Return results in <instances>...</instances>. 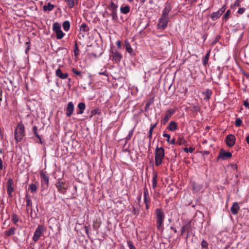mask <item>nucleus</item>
<instances>
[{
	"instance_id": "nucleus-1",
	"label": "nucleus",
	"mask_w": 249,
	"mask_h": 249,
	"mask_svg": "<svg viewBox=\"0 0 249 249\" xmlns=\"http://www.w3.org/2000/svg\"><path fill=\"white\" fill-rule=\"evenodd\" d=\"M155 213L157 228L159 231H163V224L165 218V214L160 209H157Z\"/></svg>"
},
{
	"instance_id": "nucleus-2",
	"label": "nucleus",
	"mask_w": 249,
	"mask_h": 249,
	"mask_svg": "<svg viewBox=\"0 0 249 249\" xmlns=\"http://www.w3.org/2000/svg\"><path fill=\"white\" fill-rule=\"evenodd\" d=\"M164 149L162 147L157 146L155 150V165L159 166L162 163L163 159L164 158Z\"/></svg>"
},
{
	"instance_id": "nucleus-3",
	"label": "nucleus",
	"mask_w": 249,
	"mask_h": 249,
	"mask_svg": "<svg viewBox=\"0 0 249 249\" xmlns=\"http://www.w3.org/2000/svg\"><path fill=\"white\" fill-rule=\"evenodd\" d=\"M25 136V127L22 124L18 125L15 130V139L17 142H20Z\"/></svg>"
},
{
	"instance_id": "nucleus-4",
	"label": "nucleus",
	"mask_w": 249,
	"mask_h": 249,
	"mask_svg": "<svg viewBox=\"0 0 249 249\" xmlns=\"http://www.w3.org/2000/svg\"><path fill=\"white\" fill-rule=\"evenodd\" d=\"M57 191L62 194H65L67 189V185L66 182L59 179L55 184Z\"/></svg>"
},
{
	"instance_id": "nucleus-5",
	"label": "nucleus",
	"mask_w": 249,
	"mask_h": 249,
	"mask_svg": "<svg viewBox=\"0 0 249 249\" xmlns=\"http://www.w3.org/2000/svg\"><path fill=\"white\" fill-rule=\"evenodd\" d=\"M107 8L111 11V13L109 14V15L112 17V20H117L118 19L117 14L118 8L117 5L114 3L113 1H111L110 4L108 5Z\"/></svg>"
},
{
	"instance_id": "nucleus-6",
	"label": "nucleus",
	"mask_w": 249,
	"mask_h": 249,
	"mask_svg": "<svg viewBox=\"0 0 249 249\" xmlns=\"http://www.w3.org/2000/svg\"><path fill=\"white\" fill-rule=\"evenodd\" d=\"M45 231L44 228L42 225H38L36 229L33 237V240L35 242H36L38 240L40 236L43 233V231Z\"/></svg>"
},
{
	"instance_id": "nucleus-7",
	"label": "nucleus",
	"mask_w": 249,
	"mask_h": 249,
	"mask_svg": "<svg viewBox=\"0 0 249 249\" xmlns=\"http://www.w3.org/2000/svg\"><path fill=\"white\" fill-rule=\"evenodd\" d=\"M168 21L169 18L161 16L158 21V28L160 30L165 29L167 26Z\"/></svg>"
},
{
	"instance_id": "nucleus-8",
	"label": "nucleus",
	"mask_w": 249,
	"mask_h": 249,
	"mask_svg": "<svg viewBox=\"0 0 249 249\" xmlns=\"http://www.w3.org/2000/svg\"><path fill=\"white\" fill-rule=\"evenodd\" d=\"M40 178L42 187L44 189L48 188L49 182L48 176L46 173L42 172L40 173Z\"/></svg>"
},
{
	"instance_id": "nucleus-9",
	"label": "nucleus",
	"mask_w": 249,
	"mask_h": 249,
	"mask_svg": "<svg viewBox=\"0 0 249 249\" xmlns=\"http://www.w3.org/2000/svg\"><path fill=\"white\" fill-rule=\"evenodd\" d=\"M231 156L232 154L231 152H227L224 149H221L219 152L217 159H220L223 160H226L231 158Z\"/></svg>"
},
{
	"instance_id": "nucleus-10",
	"label": "nucleus",
	"mask_w": 249,
	"mask_h": 249,
	"mask_svg": "<svg viewBox=\"0 0 249 249\" xmlns=\"http://www.w3.org/2000/svg\"><path fill=\"white\" fill-rule=\"evenodd\" d=\"M176 112V109L170 108L166 111V114L162 121V123L165 124L169 120L171 116Z\"/></svg>"
},
{
	"instance_id": "nucleus-11",
	"label": "nucleus",
	"mask_w": 249,
	"mask_h": 249,
	"mask_svg": "<svg viewBox=\"0 0 249 249\" xmlns=\"http://www.w3.org/2000/svg\"><path fill=\"white\" fill-rule=\"evenodd\" d=\"M7 185V191L8 193V195L9 197H12V193L14 191V188L13 187V180L12 178H10L8 179V181L6 183Z\"/></svg>"
},
{
	"instance_id": "nucleus-12",
	"label": "nucleus",
	"mask_w": 249,
	"mask_h": 249,
	"mask_svg": "<svg viewBox=\"0 0 249 249\" xmlns=\"http://www.w3.org/2000/svg\"><path fill=\"white\" fill-rule=\"evenodd\" d=\"M191 229V222L190 220H187L183 223V225L181 229V234L183 235V234L186 231H190Z\"/></svg>"
},
{
	"instance_id": "nucleus-13",
	"label": "nucleus",
	"mask_w": 249,
	"mask_h": 249,
	"mask_svg": "<svg viewBox=\"0 0 249 249\" xmlns=\"http://www.w3.org/2000/svg\"><path fill=\"white\" fill-rule=\"evenodd\" d=\"M235 137L231 134L228 135L226 137V144L229 147H232L235 143Z\"/></svg>"
},
{
	"instance_id": "nucleus-14",
	"label": "nucleus",
	"mask_w": 249,
	"mask_h": 249,
	"mask_svg": "<svg viewBox=\"0 0 249 249\" xmlns=\"http://www.w3.org/2000/svg\"><path fill=\"white\" fill-rule=\"evenodd\" d=\"M66 110L67 116L70 117L74 111V105L72 102H69L68 103Z\"/></svg>"
},
{
	"instance_id": "nucleus-15",
	"label": "nucleus",
	"mask_w": 249,
	"mask_h": 249,
	"mask_svg": "<svg viewBox=\"0 0 249 249\" xmlns=\"http://www.w3.org/2000/svg\"><path fill=\"white\" fill-rule=\"evenodd\" d=\"M202 93L204 95V100L208 101L212 96V91L210 89H207L205 91L202 92Z\"/></svg>"
},
{
	"instance_id": "nucleus-16",
	"label": "nucleus",
	"mask_w": 249,
	"mask_h": 249,
	"mask_svg": "<svg viewBox=\"0 0 249 249\" xmlns=\"http://www.w3.org/2000/svg\"><path fill=\"white\" fill-rule=\"evenodd\" d=\"M55 74L57 76L62 79H65L68 78V74L67 73H63L61 69L58 68L55 71Z\"/></svg>"
},
{
	"instance_id": "nucleus-17",
	"label": "nucleus",
	"mask_w": 249,
	"mask_h": 249,
	"mask_svg": "<svg viewBox=\"0 0 249 249\" xmlns=\"http://www.w3.org/2000/svg\"><path fill=\"white\" fill-rule=\"evenodd\" d=\"M112 57L113 60L116 63L120 62L122 58L121 54L117 51L112 53Z\"/></svg>"
},
{
	"instance_id": "nucleus-18",
	"label": "nucleus",
	"mask_w": 249,
	"mask_h": 249,
	"mask_svg": "<svg viewBox=\"0 0 249 249\" xmlns=\"http://www.w3.org/2000/svg\"><path fill=\"white\" fill-rule=\"evenodd\" d=\"M171 10V7L169 4H166L162 11V17L168 18V14Z\"/></svg>"
},
{
	"instance_id": "nucleus-19",
	"label": "nucleus",
	"mask_w": 249,
	"mask_h": 249,
	"mask_svg": "<svg viewBox=\"0 0 249 249\" xmlns=\"http://www.w3.org/2000/svg\"><path fill=\"white\" fill-rule=\"evenodd\" d=\"M240 209L237 202H235L233 203L232 206L231 208V211L232 214L236 215Z\"/></svg>"
},
{
	"instance_id": "nucleus-20",
	"label": "nucleus",
	"mask_w": 249,
	"mask_h": 249,
	"mask_svg": "<svg viewBox=\"0 0 249 249\" xmlns=\"http://www.w3.org/2000/svg\"><path fill=\"white\" fill-rule=\"evenodd\" d=\"M178 128V125L176 122L174 121H171L169 124L167 129L171 131H175Z\"/></svg>"
},
{
	"instance_id": "nucleus-21",
	"label": "nucleus",
	"mask_w": 249,
	"mask_h": 249,
	"mask_svg": "<svg viewBox=\"0 0 249 249\" xmlns=\"http://www.w3.org/2000/svg\"><path fill=\"white\" fill-rule=\"evenodd\" d=\"M222 14V11L220 12L218 10L215 12H213L211 14V17L213 21H215L220 18Z\"/></svg>"
},
{
	"instance_id": "nucleus-22",
	"label": "nucleus",
	"mask_w": 249,
	"mask_h": 249,
	"mask_svg": "<svg viewBox=\"0 0 249 249\" xmlns=\"http://www.w3.org/2000/svg\"><path fill=\"white\" fill-rule=\"evenodd\" d=\"M77 107L79 109V111L77 112V114H82L84 113V110L86 108V105L84 103H79L78 104Z\"/></svg>"
},
{
	"instance_id": "nucleus-23",
	"label": "nucleus",
	"mask_w": 249,
	"mask_h": 249,
	"mask_svg": "<svg viewBox=\"0 0 249 249\" xmlns=\"http://www.w3.org/2000/svg\"><path fill=\"white\" fill-rule=\"evenodd\" d=\"M143 195L144 203H149L150 199L148 194V191L146 187L144 188Z\"/></svg>"
},
{
	"instance_id": "nucleus-24",
	"label": "nucleus",
	"mask_w": 249,
	"mask_h": 249,
	"mask_svg": "<svg viewBox=\"0 0 249 249\" xmlns=\"http://www.w3.org/2000/svg\"><path fill=\"white\" fill-rule=\"evenodd\" d=\"M126 51L130 54H133V50L129 42L127 40L124 41Z\"/></svg>"
},
{
	"instance_id": "nucleus-25",
	"label": "nucleus",
	"mask_w": 249,
	"mask_h": 249,
	"mask_svg": "<svg viewBox=\"0 0 249 249\" xmlns=\"http://www.w3.org/2000/svg\"><path fill=\"white\" fill-rule=\"evenodd\" d=\"M210 55V51H209L207 52V54L205 55V56L202 58V62L203 65L204 66H206L208 64Z\"/></svg>"
},
{
	"instance_id": "nucleus-26",
	"label": "nucleus",
	"mask_w": 249,
	"mask_h": 249,
	"mask_svg": "<svg viewBox=\"0 0 249 249\" xmlns=\"http://www.w3.org/2000/svg\"><path fill=\"white\" fill-rule=\"evenodd\" d=\"M163 137H165V138H167V142L171 144H175L176 143V141H175V139L174 138L172 139L171 141H170V136L169 134H167V133H163Z\"/></svg>"
},
{
	"instance_id": "nucleus-27",
	"label": "nucleus",
	"mask_w": 249,
	"mask_h": 249,
	"mask_svg": "<svg viewBox=\"0 0 249 249\" xmlns=\"http://www.w3.org/2000/svg\"><path fill=\"white\" fill-rule=\"evenodd\" d=\"M16 230L15 228L12 227L9 230L5 231L4 234L6 236H10L15 234Z\"/></svg>"
},
{
	"instance_id": "nucleus-28",
	"label": "nucleus",
	"mask_w": 249,
	"mask_h": 249,
	"mask_svg": "<svg viewBox=\"0 0 249 249\" xmlns=\"http://www.w3.org/2000/svg\"><path fill=\"white\" fill-rule=\"evenodd\" d=\"M54 8V5L49 2L47 5H44L43 7V9L44 11H51L53 10Z\"/></svg>"
},
{
	"instance_id": "nucleus-29",
	"label": "nucleus",
	"mask_w": 249,
	"mask_h": 249,
	"mask_svg": "<svg viewBox=\"0 0 249 249\" xmlns=\"http://www.w3.org/2000/svg\"><path fill=\"white\" fill-rule=\"evenodd\" d=\"M53 30L55 33L61 30V25L58 22H55L53 25Z\"/></svg>"
},
{
	"instance_id": "nucleus-30",
	"label": "nucleus",
	"mask_w": 249,
	"mask_h": 249,
	"mask_svg": "<svg viewBox=\"0 0 249 249\" xmlns=\"http://www.w3.org/2000/svg\"><path fill=\"white\" fill-rule=\"evenodd\" d=\"M120 11L124 14H127L130 11V7L128 6H121Z\"/></svg>"
},
{
	"instance_id": "nucleus-31",
	"label": "nucleus",
	"mask_w": 249,
	"mask_h": 249,
	"mask_svg": "<svg viewBox=\"0 0 249 249\" xmlns=\"http://www.w3.org/2000/svg\"><path fill=\"white\" fill-rule=\"evenodd\" d=\"M202 185L200 184H199L198 183H194L193 186V189L194 191L196 192H197L198 191H200L201 189H202Z\"/></svg>"
},
{
	"instance_id": "nucleus-32",
	"label": "nucleus",
	"mask_w": 249,
	"mask_h": 249,
	"mask_svg": "<svg viewBox=\"0 0 249 249\" xmlns=\"http://www.w3.org/2000/svg\"><path fill=\"white\" fill-rule=\"evenodd\" d=\"M157 174L156 173L153 174V177H152V187L153 189H155L157 186Z\"/></svg>"
},
{
	"instance_id": "nucleus-33",
	"label": "nucleus",
	"mask_w": 249,
	"mask_h": 249,
	"mask_svg": "<svg viewBox=\"0 0 249 249\" xmlns=\"http://www.w3.org/2000/svg\"><path fill=\"white\" fill-rule=\"evenodd\" d=\"M63 28L65 31L67 32L70 28V22L68 20L64 21L63 23Z\"/></svg>"
},
{
	"instance_id": "nucleus-34",
	"label": "nucleus",
	"mask_w": 249,
	"mask_h": 249,
	"mask_svg": "<svg viewBox=\"0 0 249 249\" xmlns=\"http://www.w3.org/2000/svg\"><path fill=\"white\" fill-rule=\"evenodd\" d=\"M29 189L31 190V192L32 193H34L36 192L37 190V186L36 184L34 183H31L29 186Z\"/></svg>"
},
{
	"instance_id": "nucleus-35",
	"label": "nucleus",
	"mask_w": 249,
	"mask_h": 249,
	"mask_svg": "<svg viewBox=\"0 0 249 249\" xmlns=\"http://www.w3.org/2000/svg\"><path fill=\"white\" fill-rule=\"evenodd\" d=\"M73 52H74L75 56L76 57H77L79 54V50L78 47L77 46L76 42H75V43L74 44Z\"/></svg>"
},
{
	"instance_id": "nucleus-36",
	"label": "nucleus",
	"mask_w": 249,
	"mask_h": 249,
	"mask_svg": "<svg viewBox=\"0 0 249 249\" xmlns=\"http://www.w3.org/2000/svg\"><path fill=\"white\" fill-rule=\"evenodd\" d=\"M67 3L68 7L71 8L74 7L75 5V0H65Z\"/></svg>"
},
{
	"instance_id": "nucleus-37",
	"label": "nucleus",
	"mask_w": 249,
	"mask_h": 249,
	"mask_svg": "<svg viewBox=\"0 0 249 249\" xmlns=\"http://www.w3.org/2000/svg\"><path fill=\"white\" fill-rule=\"evenodd\" d=\"M57 38L59 39L62 38L64 37V34L62 32V30L55 33Z\"/></svg>"
},
{
	"instance_id": "nucleus-38",
	"label": "nucleus",
	"mask_w": 249,
	"mask_h": 249,
	"mask_svg": "<svg viewBox=\"0 0 249 249\" xmlns=\"http://www.w3.org/2000/svg\"><path fill=\"white\" fill-rule=\"evenodd\" d=\"M12 220L15 224H17L19 220V217L16 214H13L12 216Z\"/></svg>"
},
{
	"instance_id": "nucleus-39",
	"label": "nucleus",
	"mask_w": 249,
	"mask_h": 249,
	"mask_svg": "<svg viewBox=\"0 0 249 249\" xmlns=\"http://www.w3.org/2000/svg\"><path fill=\"white\" fill-rule=\"evenodd\" d=\"M80 30L83 32H87L89 30V29L87 25L85 23H83L80 26Z\"/></svg>"
},
{
	"instance_id": "nucleus-40",
	"label": "nucleus",
	"mask_w": 249,
	"mask_h": 249,
	"mask_svg": "<svg viewBox=\"0 0 249 249\" xmlns=\"http://www.w3.org/2000/svg\"><path fill=\"white\" fill-rule=\"evenodd\" d=\"M71 71L77 76H79L80 78L82 77L81 72L76 70L75 68H72Z\"/></svg>"
},
{
	"instance_id": "nucleus-41",
	"label": "nucleus",
	"mask_w": 249,
	"mask_h": 249,
	"mask_svg": "<svg viewBox=\"0 0 249 249\" xmlns=\"http://www.w3.org/2000/svg\"><path fill=\"white\" fill-rule=\"evenodd\" d=\"M37 127L36 126H34L33 127V132L34 135L37 138V139H40V136L37 133Z\"/></svg>"
},
{
	"instance_id": "nucleus-42",
	"label": "nucleus",
	"mask_w": 249,
	"mask_h": 249,
	"mask_svg": "<svg viewBox=\"0 0 249 249\" xmlns=\"http://www.w3.org/2000/svg\"><path fill=\"white\" fill-rule=\"evenodd\" d=\"M242 121L240 118H237L236 119L235 122V125L236 126H237V127L240 126L242 124Z\"/></svg>"
},
{
	"instance_id": "nucleus-43",
	"label": "nucleus",
	"mask_w": 249,
	"mask_h": 249,
	"mask_svg": "<svg viewBox=\"0 0 249 249\" xmlns=\"http://www.w3.org/2000/svg\"><path fill=\"white\" fill-rule=\"evenodd\" d=\"M101 222H99L97 221L94 222L93 224V228L95 230L98 229V228L101 226Z\"/></svg>"
},
{
	"instance_id": "nucleus-44",
	"label": "nucleus",
	"mask_w": 249,
	"mask_h": 249,
	"mask_svg": "<svg viewBox=\"0 0 249 249\" xmlns=\"http://www.w3.org/2000/svg\"><path fill=\"white\" fill-rule=\"evenodd\" d=\"M133 133H134V129H131L129 132V133L128 134V135L127 136V137L125 138V141H128V140H130L132 136H133Z\"/></svg>"
},
{
	"instance_id": "nucleus-45",
	"label": "nucleus",
	"mask_w": 249,
	"mask_h": 249,
	"mask_svg": "<svg viewBox=\"0 0 249 249\" xmlns=\"http://www.w3.org/2000/svg\"><path fill=\"white\" fill-rule=\"evenodd\" d=\"M127 244L129 249H136V247L133 245L132 241H131V240L127 241Z\"/></svg>"
},
{
	"instance_id": "nucleus-46",
	"label": "nucleus",
	"mask_w": 249,
	"mask_h": 249,
	"mask_svg": "<svg viewBox=\"0 0 249 249\" xmlns=\"http://www.w3.org/2000/svg\"><path fill=\"white\" fill-rule=\"evenodd\" d=\"M194 150H195V148H193L192 147H190L189 148L186 147L183 149V151L186 153H188V152L192 153Z\"/></svg>"
},
{
	"instance_id": "nucleus-47",
	"label": "nucleus",
	"mask_w": 249,
	"mask_h": 249,
	"mask_svg": "<svg viewBox=\"0 0 249 249\" xmlns=\"http://www.w3.org/2000/svg\"><path fill=\"white\" fill-rule=\"evenodd\" d=\"M230 14H231L230 10H227L224 15L223 18H224L226 20H227L228 19Z\"/></svg>"
},
{
	"instance_id": "nucleus-48",
	"label": "nucleus",
	"mask_w": 249,
	"mask_h": 249,
	"mask_svg": "<svg viewBox=\"0 0 249 249\" xmlns=\"http://www.w3.org/2000/svg\"><path fill=\"white\" fill-rule=\"evenodd\" d=\"M26 207H30L32 205V201L29 197H27V195L26 196Z\"/></svg>"
},
{
	"instance_id": "nucleus-49",
	"label": "nucleus",
	"mask_w": 249,
	"mask_h": 249,
	"mask_svg": "<svg viewBox=\"0 0 249 249\" xmlns=\"http://www.w3.org/2000/svg\"><path fill=\"white\" fill-rule=\"evenodd\" d=\"M201 245L202 248H207L208 247V244L206 241L203 240H202Z\"/></svg>"
},
{
	"instance_id": "nucleus-50",
	"label": "nucleus",
	"mask_w": 249,
	"mask_h": 249,
	"mask_svg": "<svg viewBox=\"0 0 249 249\" xmlns=\"http://www.w3.org/2000/svg\"><path fill=\"white\" fill-rule=\"evenodd\" d=\"M157 124V123H155L154 124H151L150 125V129L149 130V131L150 132H152L153 133V129L156 126Z\"/></svg>"
},
{
	"instance_id": "nucleus-51",
	"label": "nucleus",
	"mask_w": 249,
	"mask_h": 249,
	"mask_svg": "<svg viewBox=\"0 0 249 249\" xmlns=\"http://www.w3.org/2000/svg\"><path fill=\"white\" fill-rule=\"evenodd\" d=\"M241 2V0H235L234 2V6L239 7L240 6V3Z\"/></svg>"
},
{
	"instance_id": "nucleus-52",
	"label": "nucleus",
	"mask_w": 249,
	"mask_h": 249,
	"mask_svg": "<svg viewBox=\"0 0 249 249\" xmlns=\"http://www.w3.org/2000/svg\"><path fill=\"white\" fill-rule=\"evenodd\" d=\"M245 11V8H240L238 11H237V13L238 14H243Z\"/></svg>"
},
{
	"instance_id": "nucleus-53",
	"label": "nucleus",
	"mask_w": 249,
	"mask_h": 249,
	"mask_svg": "<svg viewBox=\"0 0 249 249\" xmlns=\"http://www.w3.org/2000/svg\"><path fill=\"white\" fill-rule=\"evenodd\" d=\"M244 106L249 109V103L247 101H244Z\"/></svg>"
},
{
	"instance_id": "nucleus-54",
	"label": "nucleus",
	"mask_w": 249,
	"mask_h": 249,
	"mask_svg": "<svg viewBox=\"0 0 249 249\" xmlns=\"http://www.w3.org/2000/svg\"><path fill=\"white\" fill-rule=\"evenodd\" d=\"M194 108V110L195 111H198L200 109V107H198V106H194L193 107Z\"/></svg>"
},
{
	"instance_id": "nucleus-55",
	"label": "nucleus",
	"mask_w": 249,
	"mask_h": 249,
	"mask_svg": "<svg viewBox=\"0 0 249 249\" xmlns=\"http://www.w3.org/2000/svg\"><path fill=\"white\" fill-rule=\"evenodd\" d=\"M109 15V14L107 13V11H105L103 14V16L104 17H108Z\"/></svg>"
},
{
	"instance_id": "nucleus-56",
	"label": "nucleus",
	"mask_w": 249,
	"mask_h": 249,
	"mask_svg": "<svg viewBox=\"0 0 249 249\" xmlns=\"http://www.w3.org/2000/svg\"><path fill=\"white\" fill-rule=\"evenodd\" d=\"M152 132H150L149 131L148 137L149 138V140L150 141L152 139Z\"/></svg>"
},
{
	"instance_id": "nucleus-57",
	"label": "nucleus",
	"mask_w": 249,
	"mask_h": 249,
	"mask_svg": "<svg viewBox=\"0 0 249 249\" xmlns=\"http://www.w3.org/2000/svg\"><path fill=\"white\" fill-rule=\"evenodd\" d=\"M179 145H181L182 144V141H181V139H179V140H178L177 142H176Z\"/></svg>"
},
{
	"instance_id": "nucleus-58",
	"label": "nucleus",
	"mask_w": 249,
	"mask_h": 249,
	"mask_svg": "<svg viewBox=\"0 0 249 249\" xmlns=\"http://www.w3.org/2000/svg\"><path fill=\"white\" fill-rule=\"evenodd\" d=\"M225 9H226V8H225V6H224L220 9H219L218 11H220V12L222 11V13H223L224 12V11L225 10Z\"/></svg>"
},
{
	"instance_id": "nucleus-59",
	"label": "nucleus",
	"mask_w": 249,
	"mask_h": 249,
	"mask_svg": "<svg viewBox=\"0 0 249 249\" xmlns=\"http://www.w3.org/2000/svg\"><path fill=\"white\" fill-rule=\"evenodd\" d=\"M116 45L118 46V47H121V41L120 40L117 41L116 42Z\"/></svg>"
},
{
	"instance_id": "nucleus-60",
	"label": "nucleus",
	"mask_w": 249,
	"mask_h": 249,
	"mask_svg": "<svg viewBox=\"0 0 249 249\" xmlns=\"http://www.w3.org/2000/svg\"><path fill=\"white\" fill-rule=\"evenodd\" d=\"M85 231H86V232L87 234H89V227H87V226H85Z\"/></svg>"
},
{
	"instance_id": "nucleus-61",
	"label": "nucleus",
	"mask_w": 249,
	"mask_h": 249,
	"mask_svg": "<svg viewBox=\"0 0 249 249\" xmlns=\"http://www.w3.org/2000/svg\"><path fill=\"white\" fill-rule=\"evenodd\" d=\"M197 0H189V1L191 3H195Z\"/></svg>"
},
{
	"instance_id": "nucleus-62",
	"label": "nucleus",
	"mask_w": 249,
	"mask_h": 249,
	"mask_svg": "<svg viewBox=\"0 0 249 249\" xmlns=\"http://www.w3.org/2000/svg\"><path fill=\"white\" fill-rule=\"evenodd\" d=\"M170 229H171V230H172L174 231V232H175V233H177V230H176L175 228H174V227H171L170 228Z\"/></svg>"
},
{
	"instance_id": "nucleus-63",
	"label": "nucleus",
	"mask_w": 249,
	"mask_h": 249,
	"mask_svg": "<svg viewBox=\"0 0 249 249\" xmlns=\"http://www.w3.org/2000/svg\"><path fill=\"white\" fill-rule=\"evenodd\" d=\"M145 207H146V209L147 210H148L149 209V203H145Z\"/></svg>"
},
{
	"instance_id": "nucleus-64",
	"label": "nucleus",
	"mask_w": 249,
	"mask_h": 249,
	"mask_svg": "<svg viewBox=\"0 0 249 249\" xmlns=\"http://www.w3.org/2000/svg\"><path fill=\"white\" fill-rule=\"evenodd\" d=\"M246 141L247 143L249 144V135L246 137Z\"/></svg>"
}]
</instances>
